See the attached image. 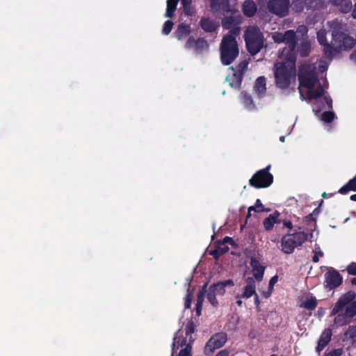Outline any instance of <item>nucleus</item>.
<instances>
[{
    "mask_svg": "<svg viewBox=\"0 0 356 356\" xmlns=\"http://www.w3.org/2000/svg\"><path fill=\"white\" fill-rule=\"evenodd\" d=\"M356 293L348 291L341 296L333 306L330 316H334V324L341 327L350 324L356 316Z\"/></svg>",
    "mask_w": 356,
    "mask_h": 356,
    "instance_id": "nucleus-1",
    "label": "nucleus"
},
{
    "mask_svg": "<svg viewBox=\"0 0 356 356\" xmlns=\"http://www.w3.org/2000/svg\"><path fill=\"white\" fill-rule=\"evenodd\" d=\"M283 60L274 65L273 73L275 83L277 88L288 89L292 83H295L296 76V62L294 56L282 57Z\"/></svg>",
    "mask_w": 356,
    "mask_h": 356,
    "instance_id": "nucleus-2",
    "label": "nucleus"
},
{
    "mask_svg": "<svg viewBox=\"0 0 356 356\" xmlns=\"http://www.w3.org/2000/svg\"><path fill=\"white\" fill-rule=\"evenodd\" d=\"M220 60L222 65H229L239 55L236 37L231 35L223 36L220 44Z\"/></svg>",
    "mask_w": 356,
    "mask_h": 356,
    "instance_id": "nucleus-3",
    "label": "nucleus"
},
{
    "mask_svg": "<svg viewBox=\"0 0 356 356\" xmlns=\"http://www.w3.org/2000/svg\"><path fill=\"white\" fill-rule=\"evenodd\" d=\"M244 39L247 50L252 56L258 54L264 46V35L257 26L248 27Z\"/></svg>",
    "mask_w": 356,
    "mask_h": 356,
    "instance_id": "nucleus-4",
    "label": "nucleus"
},
{
    "mask_svg": "<svg viewBox=\"0 0 356 356\" xmlns=\"http://www.w3.org/2000/svg\"><path fill=\"white\" fill-rule=\"evenodd\" d=\"M194 341L195 339L193 337L189 338L184 337L183 332L181 330H178L173 337L171 356H175V354L179 348H181L179 352L178 356H193L192 347Z\"/></svg>",
    "mask_w": 356,
    "mask_h": 356,
    "instance_id": "nucleus-5",
    "label": "nucleus"
},
{
    "mask_svg": "<svg viewBox=\"0 0 356 356\" xmlns=\"http://www.w3.org/2000/svg\"><path fill=\"white\" fill-rule=\"evenodd\" d=\"M308 238L305 232H296L293 234H286L281 239L282 251L285 254H291L296 248L301 246Z\"/></svg>",
    "mask_w": 356,
    "mask_h": 356,
    "instance_id": "nucleus-6",
    "label": "nucleus"
},
{
    "mask_svg": "<svg viewBox=\"0 0 356 356\" xmlns=\"http://www.w3.org/2000/svg\"><path fill=\"white\" fill-rule=\"evenodd\" d=\"M270 165L257 171L249 179L248 184L254 188H265L273 183V175L269 172Z\"/></svg>",
    "mask_w": 356,
    "mask_h": 356,
    "instance_id": "nucleus-7",
    "label": "nucleus"
},
{
    "mask_svg": "<svg viewBox=\"0 0 356 356\" xmlns=\"http://www.w3.org/2000/svg\"><path fill=\"white\" fill-rule=\"evenodd\" d=\"M227 341V334L224 332L213 334L207 341L204 347L206 356H212L216 350L222 348Z\"/></svg>",
    "mask_w": 356,
    "mask_h": 356,
    "instance_id": "nucleus-8",
    "label": "nucleus"
},
{
    "mask_svg": "<svg viewBox=\"0 0 356 356\" xmlns=\"http://www.w3.org/2000/svg\"><path fill=\"white\" fill-rule=\"evenodd\" d=\"M281 40L287 45V47L283 49L280 56L289 57L293 55L296 58L297 36L295 31L293 30L286 31L282 34V40Z\"/></svg>",
    "mask_w": 356,
    "mask_h": 356,
    "instance_id": "nucleus-9",
    "label": "nucleus"
},
{
    "mask_svg": "<svg viewBox=\"0 0 356 356\" xmlns=\"http://www.w3.org/2000/svg\"><path fill=\"white\" fill-rule=\"evenodd\" d=\"M291 3L289 0H268V11L280 17H284L289 13Z\"/></svg>",
    "mask_w": 356,
    "mask_h": 356,
    "instance_id": "nucleus-10",
    "label": "nucleus"
},
{
    "mask_svg": "<svg viewBox=\"0 0 356 356\" xmlns=\"http://www.w3.org/2000/svg\"><path fill=\"white\" fill-rule=\"evenodd\" d=\"M298 81L300 86L305 87L309 90L313 88L318 79L316 72L308 67H302L298 73Z\"/></svg>",
    "mask_w": 356,
    "mask_h": 356,
    "instance_id": "nucleus-11",
    "label": "nucleus"
},
{
    "mask_svg": "<svg viewBox=\"0 0 356 356\" xmlns=\"http://www.w3.org/2000/svg\"><path fill=\"white\" fill-rule=\"evenodd\" d=\"M241 22L240 15L225 16L222 19V26L225 29L229 30L227 35H231L232 37H237L241 32L239 24Z\"/></svg>",
    "mask_w": 356,
    "mask_h": 356,
    "instance_id": "nucleus-12",
    "label": "nucleus"
},
{
    "mask_svg": "<svg viewBox=\"0 0 356 356\" xmlns=\"http://www.w3.org/2000/svg\"><path fill=\"white\" fill-rule=\"evenodd\" d=\"M248 62L245 60L240 62L235 67L230 69L234 72L229 85L232 88L239 89L243 79L244 73L248 70Z\"/></svg>",
    "mask_w": 356,
    "mask_h": 356,
    "instance_id": "nucleus-13",
    "label": "nucleus"
},
{
    "mask_svg": "<svg viewBox=\"0 0 356 356\" xmlns=\"http://www.w3.org/2000/svg\"><path fill=\"white\" fill-rule=\"evenodd\" d=\"M342 282V276L334 268H331L325 274V286L330 290L339 286Z\"/></svg>",
    "mask_w": 356,
    "mask_h": 356,
    "instance_id": "nucleus-14",
    "label": "nucleus"
},
{
    "mask_svg": "<svg viewBox=\"0 0 356 356\" xmlns=\"http://www.w3.org/2000/svg\"><path fill=\"white\" fill-rule=\"evenodd\" d=\"M185 48L193 49L195 53L200 54L209 49V44L204 38L195 40L193 36H190L185 44Z\"/></svg>",
    "mask_w": 356,
    "mask_h": 356,
    "instance_id": "nucleus-15",
    "label": "nucleus"
},
{
    "mask_svg": "<svg viewBox=\"0 0 356 356\" xmlns=\"http://www.w3.org/2000/svg\"><path fill=\"white\" fill-rule=\"evenodd\" d=\"M250 265L252 268V273L254 278L258 282L262 281L266 266L262 265L259 261V258L256 257H251L250 261Z\"/></svg>",
    "mask_w": 356,
    "mask_h": 356,
    "instance_id": "nucleus-16",
    "label": "nucleus"
},
{
    "mask_svg": "<svg viewBox=\"0 0 356 356\" xmlns=\"http://www.w3.org/2000/svg\"><path fill=\"white\" fill-rule=\"evenodd\" d=\"M211 8L216 10H222L224 15L228 13L233 14V10L230 8L228 0H210Z\"/></svg>",
    "mask_w": 356,
    "mask_h": 356,
    "instance_id": "nucleus-17",
    "label": "nucleus"
},
{
    "mask_svg": "<svg viewBox=\"0 0 356 356\" xmlns=\"http://www.w3.org/2000/svg\"><path fill=\"white\" fill-rule=\"evenodd\" d=\"M280 213L277 211L273 213L270 214L263 222L264 229L269 232L273 229L275 225H277L281 224L282 218H280Z\"/></svg>",
    "mask_w": 356,
    "mask_h": 356,
    "instance_id": "nucleus-18",
    "label": "nucleus"
},
{
    "mask_svg": "<svg viewBox=\"0 0 356 356\" xmlns=\"http://www.w3.org/2000/svg\"><path fill=\"white\" fill-rule=\"evenodd\" d=\"M332 333L330 329H325L320 336L318 345L316 348L317 353L321 352L331 340Z\"/></svg>",
    "mask_w": 356,
    "mask_h": 356,
    "instance_id": "nucleus-19",
    "label": "nucleus"
},
{
    "mask_svg": "<svg viewBox=\"0 0 356 356\" xmlns=\"http://www.w3.org/2000/svg\"><path fill=\"white\" fill-rule=\"evenodd\" d=\"M234 285L232 280H227L222 282L212 284L209 289L214 291L216 293L222 296L225 293V288L227 286H233Z\"/></svg>",
    "mask_w": 356,
    "mask_h": 356,
    "instance_id": "nucleus-20",
    "label": "nucleus"
},
{
    "mask_svg": "<svg viewBox=\"0 0 356 356\" xmlns=\"http://www.w3.org/2000/svg\"><path fill=\"white\" fill-rule=\"evenodd\" d=\"M257 10V6L253 0H245L242 5V11L248 17H253Z\"/></svg>",
    "mask_w": 356,
    "mask_h": 356,
    "instance_id": "nucleus-21",
    "label": "nucleus"
},
{
    "mask_svg": "<svg viewBox=\"0 0 356 356\" xmlns=\"http://www.w3.org/2000/svg\"><path fill=\"white\" fill-rule=\"evenodd\" d=\"M325 104L327 105L328 109L332 108V100L330 97H324L322 102L316 100L314 104V112L316 115L321 113V110L325 108Z\"/></svg>",
    "mask_w": 356,
    "mask_h": 356,
    "instance_id": "nucleus-22",
    "label": "nucleus"
},
{
    "mask_svg": "<svg viewBox=\"0 0 356 356\" xmlns=\"http://www.w3.org/2000/svg\"><path fill=\"white\" fill-rule=\"evenodd\" d=\"M191 31L190 24L181 23L177 26V29L175 32V35L178 40H182L191 33Z\"/></svg>",
    "mask_w": 356,
    "mask_h": 356,
    "instance_id": "nucleus-23",
    "label": "nucleus"
},
{
    "mask_svg": "<svg viewBox=\"0 0 356 356\" xmlns=\"http://www.w3.org/2000/svg\"><path fill=\"white\" fill-rule=\"evenodd\" d=\"M200 25L201 28L207 33L214 32L217 29V26L213 21L209 17H202L200 19Z\"/></svg>",
    "mask_w": 356,
    "mask_h": 356,
    "instance_id": "nucleus-24",
    "label": "nucleus"
},
{
    "mask_svg": "<svg viewBox=\"0 0 356 356\" xmlns=\"http://www.w3.org/2000/svg\"><path fill=\"white\" fill-rule=\"evenodd\" d=\"M254 88L259 97H263L266 91V79L264 76L257 78Z\"/></svg>",
    "mask_w": 356,
    "mask_h": 356,
    "instance_id": "nucleus-25",
    "label": "nucleus"
},
{
    "mask_svg": "<svg viewBox=\"0 0 356 356\" xmlns=\"http://www.w3.org/2000/svg\"><path fill=\"white\" fill-rule=\"evenodd\" d=\"M349 191H356V174L353 178L350 179L339 190V193L342 195H346Z\"/></svg>",
    "mask_w": 356,
    "mask_h": 356,
    "instance_id": "nucleus-26",
    "label": "nucleus"
},
{
    "mask_svg": "<svg viewBox=\"0 0 356 356\" xmlns=\"http://www.w3.org/2000/svg\"><path fill=\"white\" fill-rule=\"evenodd\" d=\"M324 94V89L323 86L319 84L316 89L311 88L307 91V99L309 100L316 99L323 96Z\"/></svg>",
    "mask_w": 356,
    "mask_h": 356,
    "instance_id": "nucleus-27",
    "label": "nucleus"
},
{
    "mask_svg": "<svg viewBox=\"0 0 356 356\" xmlns=\"http://www.w3.org/2000/svg\"><path fill=\"white\" fill-rule=\"evenodd\" d=\"M332 35V40L331 43L336 48L339 49V44H340L343 42V38H345L346 34L342 31H333Z\"/></svg>",
    "mask_w": 356,
    "mask_h": 356,
    "instance_id": "nucleus-28",
    "label": "nucleus"
},
{
    "mask_svg": "<svg viewBox=\"0 0 356 356\" xmlns=\"http://www.w3.org/2000/svg\"><path fill=\"white\" fill-rule=\"evenodd\" d=\"M256 293V286H245L241 294H237L236 299L250 298Z\"/></svg>",
    "mask_w": 356,
    "mask_h": 356,
    "instance_id": "nucleus-29",
    "label": "nucleus"
},
{
    "mask_svg": "<svg viewBox=\"0 0 356 356\" xmlns=\"http://www.w3.org/2000/svg\"><path fill=\"white\" fill-rule=\"evenodd\" d=\"M298 51L302 57H306L310 51V42L308 40H303L298 47Z\"/></svg>",
    "mask_w": 356,
    "mask_h": 356,
    "instance_id": "nucleus-30",
    "label": "nucleus"
},
{
    "mask_svg": "<svg viewBox=\"0 0 356 356\" xmlns=\"http://www.w3.org/2000/svg\"><path fill=\"white\" fill-rule=\"evenodd\" d=\"M355 44V40L346 34L343 42L339 44V49L348 50L352 49Z\"/></svg>",
    "mask_w": 356,
    "mask_h": 356,
    "instance_id": "nucleus-31",
    "label": "nucleus"
},
{
    "mask_svg": "<svg viewBox=\"0 0 356 356\" xmlns=\"http://www.w3.org/2000/svg\"><path fill=\"white\" fill-rule=\"evenodd\" d=\"M179 0H167V8L165 16L172 18L177 8V3Z\"/></svg>",
    "mask_w": 356,
    "mask_h": 356,
    "instance_id": "nucleus-32",
    "label": "nucleus"
},
{
    "mask_svg": "<svg viewBox=\"0 0 356 356\" xmlns=\"http://www.w3.org/2000/svg\"><path fill=\"white\" fill-rule=\"evenodd\" d=\"M334 5L339 7V10L343 13H348L353 8L352 2L350 0H343L341 1V3Z\"/></svg>",
    "mask_w": 356,
    "mask_h": 356,
    "instance_id": "nucleus-33",
    "label": "nucleus"
},
{
    "mask_svg": "<svg viewBox=\"0 0 356 356\" xmlns=\"http://www.w3.org/2000/svg\"><path fill=\"white\" fill-rule=\"evenodd\" d=\"M255 211L257 213H261L265 211L264 207L262 204L261 200L259 199H257L256 200L255 204L254 206H251L248 208V212L247 214V218H250L251 216V211Z\"/></svg>",
    "mask_w": 356,
    "mask_h": 356,
    "instance_id": "nucleus-34",
    "label": "nucleus"
},
{
    "mask_svg": "<svg viewBox=\"0 0 356 356\" xmlns=\"http://www.w3.org/2000/svg\"><path fill=\"white\" fill-rule=\"evenodd\" d=\"M346 339H352L353 343L356 341V325L349 326L347 330L344 332L343 340Z\"/></svg>",
    "mask_w": 356,
    "mask_h": 356,
    "instance_id": "nucleus-35",
    "label": "nucleus"
},
{
    "mask_svg": "<svg viewBox=\"0 0 356 356\" xmlns=\"http://www.w3.org/2000/svg\"><path fill=\"white\" fill-rule=\"evenodd\" d=\"M317 306V300L315 297L312 296L310 298L307 299L303 303L300 305V307H304L307 309L313 310Z\"/></svg>",
    "mask_w": 356,
    "mask_h": 356,
    "instance_id": "nucleus-36",
    "label": "nucleus"
},
{
    "mask_svg": "<svg viewBox=\"0 0 356 356\" xmlns=\"http://www.w3.org/2000/svg\"><path fill=\"white\" fill-rule=\"evenodd\" d=\"M196 330V325H195L193 321L192 318L187 321L186 324L185 325V332H186V337L187 338H189L190 337H192L191 334L195 332Z\"/></svg>",
    "mask_w": 356,
    "mask_h": 356,
    "instance_id": "nucleus-37",
    "label": "nucleus"
},
{
    "mask_svg": "<svg viewBox=\"0 0 356 356\" xmlns=\"http://www.w3.org/2000/svg\"><path fill=\"white\" fill-rule=\"evenodd\" d=\"M291 6H292L293 10L296 13L302 12L306 7L304 0H293Z\"/></svg>",
    "mask_w": 356,
    "mask_h": 356,
    "instance_id": "nucleus-38",
    "label": "nucleus"
},
{
    "mask_svg": "<svg viewBox=\"0 0 356 356\" xmlns=\"http://www.w3.org/2000/svg\"><path fill=\"white\" fill-rule=\"evenodd\" d=\"M332 46V44L331 45L329 43L323 45V53L327 58H332L337 51V49Z\"/></svg>",
    "mask_w": 356,
    "mask_h": 356,
    "instance_id": "nucleus-39",
    "label": "nucleus"
},
{
    "mask_svg": "<svg viewBox=\"0 0 356 356\" xmlns=\"http://www.w3.org/2000/svg\"><path fill=\"white\" fill-rule=\"evenodd\" d=\"M243 97V103L245 105L246 107L249 108H252L254 107L253 99L252 98V96L248 94L247 92H242L241 93Z\"/></svg>",
    "mask_w": 356,
    "mask_h": 356,
    "instance_id": "nucleus-40",
    "label": "nucleus"
},
{
    "mask_svg": "<svg viewBox=\"0 0 356 356\" xmlns=\"http://www.w3.org/2000/svg\"><path fill=\"white\" fill-rule=\"evenodd\" d=\"M208 286V283L206 282L199 290L197 296V302L196 304L202 305L204 299L205 294L207 293V288Z\"/></svg>",
    "mask_w": 356,
    "mask_h": 356,
    "instance_id": "nucleus-41",
    "label": "nucleus"
},
{
    "mask_svg": "<svg viewBox=\"0 0 356 356\" xmlns=\"http://www.w3.org/2000/svg\"><path fill=\"white\" fill-rule=\"evenodd\" d=\"M335 118V114L334 112L328 111H324L321 114V120L326 122V123H330L332 122Z\"/></svg>",
    "mask_w": 356,
    "mask_h": 356,
    "instance_id": "nucleus-42",
    "label": "nucleus"
},
{
    "mask_svg": "<svg viewBox=\"0 0 356 356\" xmlns=\"http://www.w3.org/2000/svg\"><path fill=\"white\" fill-rule=\"evenodd\" d=\"M216 293L213 291L211 289L209 288V291L207 294V298L209 300V302L214 307H217L218 305V301L216 299Z\"/></svg>",
    "mask_w": 356,
    "mask_h": 356,
    "instance_id": "nucleus-43",
    "label": "nucleus"
},
{
    "mask_svg": "<svg viewBox=\"0 0 356 356\" xmlns=\"http://www.w3.org/2000/svg\"><path fill=\"white\" fill-rule=\"evenodd\" d=\"M317 40L319 44L323 46L328 43L326 38V31L325 30H320L317 32Z\"/></svg>",
    "mask_w": 356,
    "mask_h": 356,
    "instance_id": "nucleus-44",
    "label": "nucleus"
},
{
    "mask_svg": "<svg viewBox=\"0 0 356 356\" xmlns=\"http://www.w3.org/2000/svg\"><path fill=\"white\" fill-rule=\"evenodd\" d=\"M214 247H216L217 249L219 250V252L221 255H223L225 254V253H227L229 250V248L227 246V245H221L220 243V241H217L214 243Z\"/></svg>",
    "mask_w": 356,
    "mask_h": 356,
    "instance_id": "nucleus-45",
    "label": "nucleus"
},
{
    "mask_svg": "<svg viewBox=\"0 0 356 356\" xmlns=\"http://www.w3.org/2000/svg\"><path fill=\"white\" fill-rule=\"evenodd\" d=\"M172 27H173V22L171 20H167L164 23V25L163 27V31H162L164 35H168L171 32Z\"/></svg>",
    "mask_w": 356,
    "mask_h": 356,
    "instance_id": "nucleus-46",
    "label": "nucleus"
},
{
    "mask_svg": "<svg viewBox=\"0 0 356 356\" xmlns=\"http://www.w3.org/2000/svg\"><path fill=\"white\" fill-rule=\"evenodd\" d=\"M193 298V290L190 291L188 289V293L186 296L185 297L184 307L185 309H190L191 306V302Z\"/></svg>",
    "mask_w": 356,
    "mask_h": 356,
    "instance_id": "nucleus-47",
    "label": "nucleus"
},
{
    "mask_svg": "<svg viewBox=\"0 0 356 356\" xmlns=\"http://www.w3.org/2000/svg\"><path fill=\"white\" fill-rule=\"evenodd\" d=\"M184 12L187 16H193L195 13V8L191 6H184Z\"/></svg>",
    "mask_w": 356,
    "mask_h": 356,
    "instance_id": "nucleus-48",
    "label": "nucleus"
},
{
    "mask_svg": "<svg viewBox=\"0 0 356 356\" xmlns=\"http://www.w3.org/2000/svg\"><path fill=\"white\" fill-rule=\"evenodd\" d=\"M221 245H227V243H229L232 246H235L236 243L234 239L229 236H225L222 241H220Z\"/></svg>",
    "mask_w": 356,
    "mask_h": 356,
    "instance_id": "nucleus-49",
    "label": "nucleus"
},
{
    "mask_svg": "<svg viewBox=\"0 0 356 356\" xmlns=\"http://www.w3.org/2000/svg\"><path fill=\"white\" fill-rule=\"evenodd\" d=\"M347 271L350 275H356V263L350 264L347 267Z\"/></svg>",
    "mask_w": 356,
    "mask_h": 356,
    "instance_id": "nucleus-50",
    "label": "nucleus"
},
{
    "mask_svg": "<svg viewBox=\"0 0 356 356\" xmlns=\"http://www.w3.org/2000/svg\"><path fill=\"white\" fill-rule=\"evenodd\" d=\"M307 9L315 8L317 6V0H304Z\"/></svg>",
    "mask_w": 356,
    "mask_h": 356,
    "instance_id": "nucleus-51",
    "label": "nucleus"
},
{
    "mask_svg": "<svg viewBox=\"0 0 356 356\" xmlns=\"http://www.w3.org/2000/svg\"><path fill=\"white\" fill-rule=\"evenodd\" d=\"M209 254L211 255L215 259H218L220 257L222 256L216 247H214L213 249L211 250Z\"/></svg>",
    "mask_w": 356,
    "mask_h": 356,
    "instance_id": "nucleus-52",
    "label": "nucleus"
},
{
    "mask_svg": "<svg viewBox=\"0 0 356 356\" xmlns=\"http://www.w3.org/2000/svg\"><path fill=\"white\" fill-rule=\"evenodd\" d=\"M342 354V349L338 348L334 349L329 352L327 354H326L325 356H341Z\"/></svg>",
    "mask_w": 356,
    "mask_h": 356,
    "instance_id": "nucleus-53",
    "label": "nucleus"
},
{
    "mask_svg": "<svg viewBox=\"0 0 356 356\" xmlns=\"http://www.w3.org/2000/svg\"><path fill=\"white\" fill-rule=\"evenodd\" d=\"M277 280H278L277 275H275L270 278L269 283H268V289L269 290H273V286H274L275 284L277 282Z\"/></svg>",
    "mask_w": 356,
    "mask_h": 356,
    "instance_id": "nucleus-54",
    "label": "nucleus"
},
{
    "mask_svg": "<svg viewBox=\"0 0 356 356\" xmlns=\"http://www.w3.org/2000/svg\"><path fill=\"white\" fill-rule=\"evenodd\" d=\"M281 223L283 225V228H287L289 229H292L293 228V223L290 220H282V222Z\"/></svg>",
    "mask_w": 356,
    "mask_h": 356,
    "instance_id": "nucleus-55",
    "label": "nucleus"
},
{
    "mask_svg": "<svg viewBox=\"0 0 356 356\" xmlns=\"http://www.w3.org/2000/svg\"><path fill=\"white\" fill-rule=\"evenodd\" d=\"M255 279L253 277H248L245 279V282H246V286H256L255 284Z\"/></svg>",
    "mask_w": 356,
    "mask_h": 356,
    "instance_id": "nucleus-56",
    "label": "nucleus"
},
{
    "mask_svg": "<svg viewBox=\"0 0 356 356\" xmlns=\"http://www.w3.org/2000/svg\"><path fill=\"white\" fill-rule=\"evenodd\" d=\"M202 305L195 304V313L197 316H200L202 313Z\"/></svg>",
    "mask_w": 356,
    "mask_h": 356,
    "instance_id": "nucleus-57",
    "label": "nucleus"
},
{
    "mask_svg": "<svg viewBox=\"0 0 356 356\" xmlns=\"http://www.w3.org/2000/svg\"><path fill=\"white\" fill-rule=\"evenodd\" d=\"M254 296V304L257 308V311H259L260 300H259V296L257 293H255Z\"/></svg>",
    "mask_w": 356,
    "mask_h": 356,
    "instance_id": "nucleus-58",
    "label": "nucleus"
},
{
    "mask_svg": "<svg viewBox=\"0 0 356 356\" xmlns=\"http://www.w3.org/2000/svg\"><path fill=\"white\" fill-rule=\"evenodd\" d=\"M229 354V352L227 350L224 349L219 351L215 356H228Z\"/></svg>",
    "mask_w": 356,
    "mask_h": 356,
    "instance_id": "nucleus-59",
    "label": "nucleus"
},
{
    "mask_svg": "<svg viewBox=\"0 0 356 356\" xmlns=\"http://www.w3.org/2000/svg\"><path fill=\"white\" fill-rule=\"evenodd\" d=\"M350 59L356 63V49L350 55Z\"/></svg>",
    "mask_w": 356,
    "mask_h": 356,
    "instance_id": "nucleus-60",
    "label": "nucleus"
},
{
    "mask_svg": "<svg viewBox=\"0 0 356 356\" xmlns=\"http://www.w3.org/2000/svg\"><path fill=\"white\" fill-rule=\"evenodd\" d=\"M274 40L276 42L280 43L283 42L281 40H282V34H279L276 37L274 38Z\"/></svg>",
    "mask_w": 356,
    "mask_h": 356,
    "instance_id": "nucleus-61",
    "label": "nucleus"
},
{
    "mask_svg": "<svg viewBox=\"0 0 356 356\" xmlns=\"http://www.w3.org/2000/svg\"><path fill=\"white\" fill-rule=\"evenodd\" d=\"M192 0H181V3L184 6H187L191 5Z\"/></svg>",
    "mask_w": 356,
    "mask_h": 356,
    "instance_id": "nucleus-62",
    "label": "nucleus"
},
{
    "mask_svg": "<svg viewBox=\"0 0 356 356\" xmlns=\"http://www.w3.org/2000/svg\"><path fill=\"white\" fill-rule=\"evenodd\" d=\"M351 15L354 19H356V3L354 5V8L352 10Z\"/></svg>",
    "mask_w": 356,
    "mask_h": 356,
    "instance_id": "nucleus-63",
    "label": "nucleus"
},
{
    "mask_svg": "<svg viewBox=\"0 0 356 356\" xmlns=\"http://www.w3.org/2000/svg\"><path fill=\"white\" fill-rule=\"evenodd\" d=\"M312 261H313V262H314V263H317V262H318V261H319V258H318V254H317V253H316V254L313 256V257H312Z\"/></svg>",
    "mask_w": 356,
    "mask_h": 356,
    "instance_id": "nucleus-64",
    "label": "nucleus"
}]
</instances>
